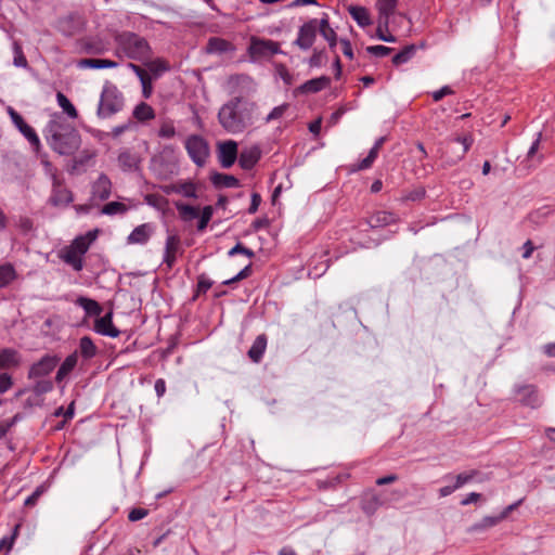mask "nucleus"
Instances as JSON below:
<instances>
[{"label":"nucleus","mask_w":555,"mask_h":555,"mask_svg":"<svg viewBox=\"0 0 555 555\" xmlns=\"http://www.w3.org/2000/svg\"><path fill=\"white\" fill-rule=\"evenodd\" d=\"M398 5V0H377L376 8L378 11V16L384 17V24H387V20L395 13L396 8Z\"/></svg>","instance_id":"40"},{"label":"nucleus","mask_w":555,"mask_h":555,"mask_svg":"<svg viewBox=\"0 0 555 555\" xmlns=\"http://www.w3.org/2000/svg\"><path fill=\"white\" fill-rule=\"evenodd\" d=\"M149 69L157 77L160 73L167 72L169 69V64L167 61L162 59H156L154 61H146L144 63Z\"/></svg>","instance_id":"55"},{"label":"nucleus","mask_w":555,"mask_h":555,"mask_svg":"<svg viewBox=\"0 0 555 555\" xmlns=\"http://www.w3.org/2000/svg\"><path fill=\"white\" fill-rule=\"evenodd\" d=\"M114 312L113 309H109L103 315L100 314L94 319L92 330L102 336H107L112 338H116L120 335V331L113 323Z\"/></svg>","instance_id":"15"},{"label":"nucleus","mask_w":555,"mask_h":555,"mask_svg":"<svg viewBox=\"0 0 555 555\" xmlns=\"http://www.w3.org/2000/svg\"><path fill=\"white\" fill-rule=\"evenodd\" d=\"M78 65L82 68L104 69L115 68L118 63L108 59H81Z\"/></svg>","instance_id":"35"},{"label":"nucleus","mask_w":555,"mask_h":555,"mask_svg":"<svg viewBox=\"0 0 555 555\" xmlns=\"http://www.w3.org/2000/svg\"><path fill=\"white\" fill-rule=\"evenodd\" d=\"M13 53H14V57H13L14 66L23 67V68L29 67L28 61H27V59L23 52V49L18 42L13 43Z\"/></svg>","instance_id":"54"},{"label":"nucleus","mask_w":555,"mask_h":555,"mask_svg":"<svg viewBox=\"0 0 555 555\" xmlns=\"http://www.w3.org/2000/svg\"><path fill=\"white\" fill-rule=\"evenodd\" d=\"M330 85L331 78L328 76L322 75L320 77L305 81L302 85L294 89L293 94L294 96H299L302 94L318 93L330 87Z\"/></svg>","instance_id":"16"},{"label":"nucleus","mask_w":555,"mask_h":555,"mask_svg":"<svg viewBox=\"0 0 555 555\" xmlns=\"http://www.w3.org/2000/svg\"><path fill=\"white\" fill-rule=\"evenodd\" d=\"M426 196V190L424 186H418V188H415L411 191H409L404 196H403V199L404 201H410V202H417V201H421L423 198H425Z\"/></svg>","instance_id":"61"},{"label":"nucleus","mask_w":555,"mask_h":555,"mask_svg":"<svg viewBox=\"0 0 555 555\" xmlns=\"http://www.w3.org/2000/svg\"><path fill=\"white\" fill-rule=\"evenodd\" d=\"M94 157V152H90L88 150L82 151L78 156L72 159L70 165L67 167L68 173L78 175L86 171V167L88 166L89 162Z\"/></svg>","instance_id":"26"},{"label":"nucleus","mask_w":555,"mask_h":555,"mask_svg":"<svg viewBox=\"0 0 555 555\" xmlns=\"http://www.w3.org/2000/svg\"><path fill=\"white\" fill-rule=\"evenodd\" d=\"M318 33L327 41L331 51L335 52L338 37L336 31L330 25L327 13H323L321 20H318Z\"/></svg>","instance_id":"20"},{"label":"nucleus","mask_w":555,"mask_h":555,"mask_svg":"<svg viewBox=\"0 0 555 555\" xmlns=\"http://www.w3.org/2000/svg\"><path fill=\"white\" fill-rule=\"evenodd\" d=\"M178 194L183 195L186 198L197 199V186L192 180L178 181L177 182Z\"/></svg>","instance_id":"44"},{"label":"nucleus","mask_w":555,"mask_h":555,"mask_svg":"<svg viewBox=\"0 0 555 555\" xmlns=\"http://www.w3.org/2000/svg\"><path fill=\"white\" fill-rule=\"evenodd\" d=\"M378 153H379V151L372 146V149L369 151L367 156L364 157L359 163L351 165L349 171L357 172V171H361V170L371 168L372 165L374 164V162L376 160Z\"/></svg>","instance_id":"41"},{"label":"nucleus","mask_w":555,"mask_h":555,"mask_svg":"<svg viewBox=\"0 0 555 555\" xmlns=\"http://www.w3.org/2000/svg\"><path fill=\"white\" fill-rule=\"evenodd\" d=\"M173 205L178 210L180 220L183 222H190L198 217L197 206H193L181 201H175Z\"/></svg>","instance_id":"33"},{"label":"nucleus","mask_w":555,"mask_h":555,"mask_svg":"<svg viewBox=\"0 0 555 555\" xmlns=\"http://www.w3.org/2000/svg\"><path fill=\"white\" fill-rule=\"evenodd\" d=\"M74 202V193L65 185L64 179L54 177L48 205L55 208H66Z\"/></svg>","instance_id":"9"},{"label":"nucleus","mask_w":555,"mask_h":555,"mask_svg":"<svg viewBox=\"0 0 555 555\" xmlns=\"http://www.w3.org/2000/svg\"><path fill=\"white\" fill-rule=\"evenodd\" d=\"M317 34L318 20L311 18L299 27L297 38L293 43L304 51L309 50L315 42Z\"/></svg>","instance_id":"12"},{"label":"nucleus","mask_w":555,"mask_h":555,"mask_svg":"<svg viewBox=\"0 0 555 555\" xmlns=\"http://www.w3.org/2000/svg\"><path fill=\"white\" fill-rule=\"evenodd\" d=\"M500 521H502L498 516H485L480 521L475 522L469 529V532H478L483 531L489 528L496 526Z\"/></svg>","instance_id":"48"},{"label":"nucleus","mask_w":555,"mask_h":555,"mask_svg":"<svg viewBox=\"0 0 555 555\" xmlns=\"http://www.w3.org/2000/svg\"><path fill=\"white\" fill-rule=\"evenodd\" d=\"M16 278V271L11 263L0 266V288L7 287Z\"/></svg>","instance_id":"47"},{"label":"nucleus","mask_w":555,"mask_h":555,"mask_svg":"<svg viewBox=\"0 0 555 555\" xmlns=\"http://www.w3.org/2000/svg\"><path fill=\"white\" fill-rule=\"evenodd\" d=\"M267 341H268V338H267L266 334L258 335L256 337V339L254 340L251 347L249 348V350L247 352L248 358L254 363H259L262 360L266 348H267Z\"/></svg>","instance_id":"30"},{"label":"nucleus","mask_w":555,"mask_h":555,"mask_svg":"<svg viewBox=\"0 0 555 555\" xmlns=\"http://www.w3.org/2000/svg\"><path fill=\"white\" fill-rule=\"evenodd\" d=\"M261 158V150L258 145L244 149L238 154V165L243 170H251Z\"/></svg>","instance_id":"18"},{"label":"nucleus","mask_w":555,"mask_h":555,"mask_svg":"<svg viewBox=\"0 0 555 555\" xmlns=\"http://www.w3.org/2000/svg\"><path fill=\"white\" fill-rule=\"evenodd\" d=\"M78 356L85 361L93 359L98 354V347L90 336H82L78 344Z\"/></svg>","instance_id":"32"},{"label":"nucleus","mask_w":555,"mask_h":555,"mask_svg":"<svg viewBox=\"0 0 555 555\" xmlns=\"http://www.w3.org/2000/svg\"><path fill=\"white\" fill-rule=\"evenodd\" d=\"M476 475H477V470L465 472V473H461V474L456 475L454 477L455 482L453 483V489H455V490L460 489L464 485L472 481Z\"/></svg>","instance_id":"56"},{"label":"nucleus","mask_w":555,"mask_h":555,"mask_svg":"<svg viewBox=\"0 0 555 555\" xmlns=\"http://www.w3.org/2000/svg\"><path fill=\"white\" fill-rule=\"evenodd\" d=\"M417 51V46L414 43L405 46L401 49L397 54H395L391 59V62L395 66H400L402 64L408 63L410 60L414 57Z\"/></svg>","instance_id":"37"},{"label":"nucleus","mask_w":555,"mask_h":555,"mask_svg":"<svg viewBox=\"0 0 555 555\" xmlns=\"http://www.w3.org/2000/svg\"><path fill=\"white\" fill-rule=\"evenodd\" d=\"M214 216V207L211 205H206L202 209L198 208V217L197 219V231L203 232L208 227L211 218Z\"/></svg>","instance_id":"43"},{"label":"nucleus","mask_w":555,"mask_h":555,"mask_svg":"<svg viewBox=\"0 0 555 555\" xmlns=\"http://www.w3.org/2000/svg\"><path fill=\"white\" fill-rule=\"evenodd\" d=\"M378 153H379V151L372 146V149L369 151L367 156L364 157L359 163L351 165L349 171L357 172V171H361V170L371 168L372 165L374 164V162L376 160Z\"/></svg>","instance_id":"42"},{"label":"nucleus","mask_w":555,"mask_h":555,"mask_svg":"<svg viewBox=\"0 0 555 555\" xmlns=\"http://www.w3.org/2000/svg\"><path fill=\"white\" fill-rule=\"evenodd\" d=\"M214 282L207 276L206 273H201L197 276V284L190 302H195L202 295H205L212 286Z\"/></svg>","instance_id":"39"},{"label":"nucleus","mask_w":555,"mask_h":555,"mask_svg":"<svg viewBox=\"0 0 555 555\" xmlns=\"http://www.w3.org/2000/svg\"><path fill=\"white\" fill-rule=\"evenodd\" d=\"M393 51V48L386 47V46H369L366 47V52L371 55L377 56V57H384L389 55Z\"/></svg>","instance_id":"59"},{"label":"nucleus","mask_w":555,"mask_h":555,"mask_svg":"<svg viewBox=\"0 0 555 555\" xmlns=\"http://www.w3.org/2000/svg\"><path fill=\"white\" fill-rule=\"evenodd\" d=\"M35 384L31 387V391L36 397H41L54 388V382L48 378L34 379Z\"/></svg>","instance_id":"46"},{"label":"nucleus","mask_w":555,"mask_h":555,"mask_svg":"<svg viewBox=\"0 0 555 555\" xmlns=\"http://www.w3.org/2000/svg\"><path fill=\"white\" fill-rule=\"evenodd\" d=\"M75 415V401H72L69 405L64 409V406H59L54 410L52 413V416L60 417L62 416L63 420H72Z\"/></svg>","instance_id":"58"},{"label":"nucleus","mask_w":555,"mask_h":555,"mask_svg":"<svg viewBox=\"0 0 555 555\" xmlns=\"http://www.w3.org/2000/svg\"><path fill=\"white\" fill-rule=\"evenodd\" d=\"M474 143L472 134L457 135L446 140V151L441 155L448 166H454L462 160Z\"/></svg>","instance_id":"5"},{"label":"nucleus","mask_w":555,"mask_h":555,"mask_svg":"<svg viewBox=\"0 0 555 555\" xmlns=\"http://www.w3.org/2000/svg\"><path fill=\"white\" fill-rule=\"evenodd\" d=\"M327 53L325 48L323 49H313L312 55L308 60V65L311 68H319L323 66L327 62Z\"/></svg>","instance_id":"51"},{"label":"nucleus","mask_w":555,"mask_h":555,"mask_svg":"<svg viewBox=\"0 0 555 555\" xmlns=\"http://www.w3.org/2000/svg\"><path fill=\"white\" fill-rule=\"evenodd\" d=\"M513 393L522 406L535 410L543 404V396L534 384H515Z\"/></svg>","instance_id":"8"},{"label":"nucleus","mask_w":555,"mask_h":555,"mask_svg":"<svg viewBox=\"0 0 555 555\" xmlns=\"http://www.w3.org/2000/svg\"><path fill=\"white\" fill-rule=\"evenodd\" d=\"M49 146L63 156L74 155L81 145V135L62 113L53 114L43 129Z\"/></svg>","instance_id":"1"},{"label":"nucleus","mask_w":555,"mask_h":555,"mask_svg":"<svg viewBox=\"0 0 555 555\" xmlns=\"http://www.w3.org/2000/svg\"><path fill=\"white\" fill-rule=\"evenodd\" d=\"M217 155L220 166L224 169L231 168L238 157V145L233 140L219 142L217 146Z\"/></svg>","instance_id":"14"},{"label":"nucleus","mask_w":555,"mask_h":555,"mask_svg":"<svg viewBox=\"0 0 555 555\" xmlns=\"http://www.w3.org/2000/svg\"><path fill=\"white\" fill-rule=\"evenodd\" d=\"M22 356L14 348L0 349V370L17 367L21 365Z\"/></svg>","instance_id":"27"},{"label":"nucleus","mask_w":555,"mask_h":555,"mask_svg":"<svg viewBox=\"0 0 555 555\" xmlns=\"http://www.w3.org/2000/svg\"><path fill=\"white\" fill-rule=\"evenodd\" d=\"M275 68H276L278 75L281 77L283 82L286 86H292L294 78H293V75L289 73L288 68L286 67V65L280 63L275 66Z\"/></svg>","instance_id":"62"},{"label":"nucleus","mask_w":555,"mask_h":555,"mask_svg":"<svg viewBox=\"0 0 555 555\" xmlns=\"http://www.w3.org/2000/svg\"><path fill=\"white\" fill-rule=\"evenodd\" d=\"M141 157L129 149L120 151L117 162L122 171L133 172L140 170Z\"/></svg>","instance_id":"17"},{"label":"nucleus","mask_w":555,"mask_h":555,"mask_svg":"<svg viewBox=\"0 0 555 555\" xmlns=\"http://www.w3.org/2000/svg\"><path fill=\"white\" fill-rule=\"evenodd\" d=\"M145 202L147 205L163 212H166V208L169 205V199L158 194H147L145 196Z\"/></svg>","instance_id":"52"},{"label":"nucleus","mask_w":555,"mask_h":555,"mask_svg":"<svg viewBox=\"0 0 555 555\" xmlns=\"http://www.w3.org/2000/svg\"><path fill=\"white\" fill-rule=\"evenodd\" d=\"M257 104L243 96H234L218 112V121L231 134L242 133L256 119Z\"/></svg>","instance_id":"2"},{"label":"nucleus","mask_w":555,"mask_h":555,"mask_svg":"<svg viewBox=\"0 0 555 555\" xmlns=\"http://www.w3.org/2000/svg\"><path fill=\"white\" fill-rule=\"evenodd\" d=\"M61 357L56 353H46L38 361L34 362L27 373L28 379L46 378L59 365Z\"/></svg>","instance_id":"11"},{"label":"nucleus","mask_w":555,"mask_h":555,"mask_svg":"<svg viewBox=\"0 0 555 555\" xmlns=\"http://www.w3.org/2000/svg\"><path fill=\"white\" fill-rule=\"evenodd\" d=\"M555 212L552 205H543L528 215V220L535 225H542L545 220Z\"/></svg>","instance_id":"36"},{"label":"nucleus","mask_w":555,"mask_h":555,"mask_svg":"<svg viewBox=\"0 0 555 555\" xmlns=\"http://www.w3.org/2000/svg\"><path fill=\"white\" fill-rule=\"evenodd\" d=\"M397 220V216L393 212L382 210L370 216L366 223L371 229H376L396 223Z\"/></svg>","instance_id":"28"},{"label":"nucleus","mask_w":555,"mask_h":555,"mask_svg":"<svg viewBox=\"0 0 555 555\" xmlns=\"http://www.w3.org/2000/svg\"><path fill=\"white\" fill-rule=\"evenodd\" d=\"M125 106L122 92L111 81H105L100 95L96 116L100 119L111 118L113 115L121 112Z\"/></svg>","instance_id":"4"},{"label":"nucleus","mask_w":555,"mask_h":555,"mask_svg":"<svg viewBox=\"0 0 555 555\" xmlns=\"http://www.w3.org/2000/svg\"><path fill=\"white\" fill-rule=\"evenodd\" d=\"M235 50L236 48L231 41L221 37H210L205 47L208 54L233 53Z\"/></svg>","instance_id":"21"},{"label":"nucleus","mask_w":555,"mask_h":555,"mask_svg":"<svg viewBox=\"0 0 555 555\" xmlns=\"http://www.w3.org/2000/svg\"><path fill=\"white\" fill-rule=\"evenodd\" d=\"M117 51H121L128 59L145 63L153 56V50L149 41L129 30L117 33L114 36Z\"/></svg>","instance_id":"3"},{"label":"nucleus","mask_w":555,"mask_h":555,"mask_svg":"<svg viewBox=\"0 0 555 555\" xmlns=\"http://www.w3.org/2000/svg\"><path fill=\"white\" fill-rule=\"evenodd\" d=\"M132 116L138 121L145 122L155 118V111L150 104L141 102L134 107Z\"/></svg>","instance_id":"38"},{"label":"nucleus","mask_w":555,"mask_h":555,"mask_svg":"<svg viewBox=\"0 0 555 555\" xmlns=\"http://www.w3.org/2000/svg\"><path fill=\"white\" fill-rule=\"evenodd\" d=\"M21 525L16 524L12 530L10 535H5L0 540V553L3 552V555H8L13 547V544L18 535Z\"/></svg>","instance_id":"49"},{"label":"nucleus","mask_w":555,"mask_h":555,"mask_svg":"<svg viewBox=\"0 0 555 555\" xmlns=\"http://www.w3.org/2000/svg\"><path fill=\"white\" fill-rule=\"evenodd\" d=\"M384 17L378 16V25L375 33L376 38L385 42H396L397 38L391 34H387L389 27V20H387V24H384Z\"/></svg>","instance_id":"50"},{"label":"nucleus","mask_w":555,"mask_h":555,"mask_svg":"<svg viewBox=\"0 0 555 555\" xmlns=\"http://www.w3.org/2000/svg\"><path fill=\"white\" fill-rule=\"evenodd\" d=\"M403 494L400 491H392L390 494L386 492H376L371 489L360 496V508L366 516H373L379 507L389 504L393 500L402 498Z\"/></svg>","instance_id":"6"},{"label":"nucleus","mask_w":555,"mask_h":555,"mask_svg":"<svg viewBox=\"0 0 555 555\" xmlns=\"http://www.w3.org/2000/svg\"><path fill=\"white\" fill-rule=\"evenodd\" d=\"M112 193V182L105 173H101L98 179L92 183L91 194L92 198L106 201Z\"/></svg>","instance_id":"22"},{"label":"nucleus","mask_w":555,"mask_h":555,"mask_svg":"<svg viewBox=\"0 0 555 555\" xmlns=\"http://www.w3.org/2000/svg\"><path fill=\"white\" fill-rule=\"evenodd\" d=\"M185 150L192 162L203 167L209 156L208 142L198 134H191L185 141Z\"/></svg>","instance_id":"10"},{"label":"nucleus","mask_w":555,"mask_h":555,"mask_svg":"<svg viewBox=\"0 0 555 555\" xmlns=\"http://www.w3.org/2000/svg\"><path fill=\"white\" fill-rule=\"evenodd\" d=\"M127 210H128V208L124 203L113 201V202H108L107 204H105L102 207L101 212L103 215L114 216L117 214H125Z\"/></svg>","instance_id":"53"},{"label":"nucleus","mask_w":555,"mask_h":555,"mask_svg":"<svg viewBox=\"0 0 555 555\" xmlns=\"http://www.w3.org/2000/svg\"><path fill=\"white\" fill-rule=\"evenodd\" d=\"M70 246L76 249L80 255H82L85 257V255L87 254V251L89 250L90 246L88 245V243L85 242V237H81L80 235L75 237L72 242H70Z\"/></svg>","instance_id":"63"},{"label":"nucleus","mask_w":555,"mask_h":555,"mask_svg":"<svg viewBox=\"0 0 555 555\" xmlns=\"http://www.w3.org/2000/svg\"><path fill=\"white\" fill-rule=\"evenodd\" d=\"M210 181L216 189L237 188L241 184L235 176L217 171L211 173Z\"/></svg>","instance_id":"31"},{"label":"nucleus","mask_w":555,"mask_h":555,"mask_svg":"<svg viewBox=\"0 0 555 555\" xmlns=\"http://www.w3.org/2000/svg\"><path fill=\"white\" fill-rule=\"evenodd\" d=\"M247 53L251 61L267 60L275 54H284L281 44L278 41L251 36L247 48Z\"/></svg>","instance_id":"7"},{"label":"nucleus","mask_w":555,"mask_h":555,"mask_svg":"<svg viewBox=\"0 0 555 555\" xmlns=\"http://www.w3.org/2000/svg\"><path fill=\"white\" fill-rule=\"evenodd\" d=\"M75 305L83 309L86 318H98L103 312V307L99 301L86 296H78Z\"/></svg>","instance_id":"25"},{"label":"nucleus","mask_w":555,"mask_h":555,"mask_svg":"<svg viewBox=\"0 0 555 555\" xmlns=\"http://www.w3.org/2000/svg\"><path fill=\"white\" fill-rule=\"evenodd\" d=\"M235 255H244L248 258H254L255 253L250 248L246 247L243 243L237 242L229 251L228 256L233 257Z\"/></svg>","instance_id":"57"},{"label":"nucleus","mask_w":555,"mask_h":555,"mask_svg":"<svg viewBox=\"0 0 555 555\" xmlns=\"http://www.w3.org/2000/svg\"><path fill=\"white\" fill-rule=\"evenodd\" d=\"M179 243H180V238L178 235H169L166 240V247H165L163 262L169 269H171L177 261L176 253H177Z\"/></svg>","instance_id":"29"},{"label":"nucleus","mask_w":555,"mask_h":555,"mask_svg":"<svg viewBox=\"0 0 555 555\" xmlns=\"http://www.w3.org/2000/svg\"><path fill=\"white\" fill-rule=\"evenodd\" d=\"M348 12L360 27H366L372 24L370 12L365 7L350 5Z\"/></svg>","instance_id":"34"},{"label":"nucleus","mask_w":555,"mask_h":555,"mask_svg":"<svg viewBox=\"0 0 555 555\" xmlns=\"http://www.w3.org/2000/svg\"><path fill=\"white\" fill-rule=\"evenodd\" d=\"M149 515V509L143 507H133L128 513V520L131 522L143 519Z\"/></svg>","instance_id":"64"},{"label":"nucleus","mask_w":555,"mask_h":555,"mask_svg":"<svg viewBox=\"0 0 555 555\" xmlns=\"http://www.w3.org/2000/svg\"><path fill=\"white\" fill-rule=\"evenodd\" d=\"M176 135V128L171 120L164 121L158 130V137L163 139H172Z\"/></svg>","instance_id":"60"},{"label":"nucleus","mask_w":555,"mask_h":555,"mask_svg":"<svg viewBox=\"0 0 555 555\" xmlns=\"http://www.w3.org/2000/svg\"><path fill=\"white\" fill-rule=\"evenodd\" d=\"M155 227L152 223H143L135 227L127 237L128 244L144 245L149 242L154 233Z\"/></svg>","instance_id":"23"},{"label":"nucleus","mask_w":555,"mask_h":555,"mask_svg":"<svg viewBox=\"0 0 555 555\" xmlns=\"http://www.w3.org/2000/svg\"><path fill=\"white\" fill-rule=\"evenodd\" d=\"M56 101L59 106L63 109V113H65L69 118L75 119L78 117L76 107L64 93L59 91L56 93Z\"/></svg>","instance_id":"45"},{"label":"nucleus","mask_w":555,"mask_h":555,"mask_svg":"<svg viewBox=\"0 0 555 555\" xmlns=\"http://www.w3.org/2000/svg\"><path fill=\"white\" fill-rule=\"evenodd\" d=\"M8 113L14 126L18 129V131L27 139L30 145L38 150L41 146L40 139L36 132V130L29 126L24 117L16 112L13 107H8Z\"/></svg>","instance_id":"13"},{"label":"nucleus","mask_w":555,"mask_h":555,"mask_svg":"<svg viewBox=\"0 0 555 555\" xmlns=\"http://www.w3.org/2000/svg\"><path fill=\"white\" fill-rule=\"evenodd\" d=\"M78 362V351L75 350L73 353L68 354L64 361L60 364L54 382L60 385L62 382L74 371Z\"/></svg>","instance_id":"24"},{"label":"nucleus","mask_w":555,"mask_h":555,"mask_svg":"<svg viewBox=\"0 0 555 555\" xmlns=\"http://www.w3.org/2000/svg\"><path fill=\"white\" fill-rule=\"evenodd\" d=\"M59 258L76 272L81 271L85 267L83 256L74 249L70 244L60 250Z\"/></svg>","instance_id":"19"}]
</instances>
